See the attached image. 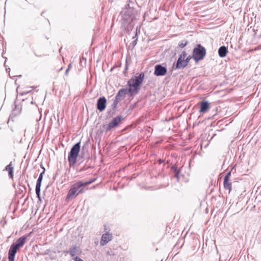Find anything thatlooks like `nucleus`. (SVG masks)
<instances>
[{
	"label": "nucleus",
	"mask_w": 261,
	"mask_h": 261,
	"mask_svg": "<svg viewBox=\"0 0 261 261\" xmlns=\"http://www.w3.org/2000/svg\"><path fill=\"white\" fill-rule=\"evenodd\" d=\"M144 78V74L141 73L138 76H135L132 77L127 82L128 89V93L130 96H132L135 93L138 92L139 90L140 86L143 83Z\"/></svg>",
	"instance_id": "f257e3e1"
},
{
	"label": "nucleus",
	"mask_w": 261,
	"mask_h": 261,
	"mask_svg": "<svg viewBox=\"0 0 261 261\" xmlns=\"http://www.w3.org/2000/svg\"><path fill=\"white\" fill-rule=\"evenodd\" d=\"M83 187V185L82 181H78L73 184L66 196L67 199H71L76 197L79 194L84 192V191L82 187Z\"/></svg>",
	"instance_id": "f03ea898"
},
{
	"label": "nucleus",
	"mask_w": 261,
	"mask_h": 261,
	"mask_svg": "<svg viewBox=\"0 0 261 261\" xmlns=\"http://www.w3.org/2000/svg\"><path fill=\"white\" fill-rule=\"evenodd\" d=\"M81 142H77L74 144L71 148L68 156V161L70 167L73 166L76 163L77 157L79 155L80 148Z\"/></svg>",
	"instance_id": "7ed1b4c3"
},
{
	"label": "nucleus",
	"mask_w": 261,
	"mask_h": 261,
	"mask_svg": "<svg viewBox=\"0 0 261 261\" xmlns=\"http://www.w3.org/2000/svg\"><path fill=\"white\" fill-rule=\"evenodd\" d=\"M206 55V49L201 44L197 45L193 49V58L196 62L202 60Z\"/></svg>",
	"instance_id": "20e7f679"
},
{
	"label": "nucleus",
	"mask_w": 261,
	"mask_h": 261,
	"mask_svg": "<svg viewBox=\"0 0 261 261\" xmlns=\"http://www.w3.org/2000/svg\"><path fill=\"white\" fill-rule=\"evenodd\" d=\"M127 88H122L121 89L117 94H116L115 99L114 100L113 103V107L114 108H116L119 102L124 99L125 97V95L127 93Z\"/></svg>",
	"instance_id": "39448f33"
},
{
	"label": "nucleus",
	"mask_w": 261,
	"mask_h": 261,
	"mask_svg": "<svg viewBox=\"0 0 261 261\" xmlns=\"http://www.w3.org/2000/svg\"><path fill=\"white\" fill-rule=\"evenodd\" d=\"M122 119L123 117L122 116L120 115H119L116 117L114 118L107 126L106 128V132H109L112 128H114L117 126Z\"/></svg>",
	"instance_id": "423d86ee"
},
{
	"label": "nucleus",
	"mask_w": 261,
	"mask_h": 261,
	"mask_svg": "<svg viewBox=\"0 0 261 261\" xmlns=\"http://www.w3.org/2000/svg\"><path fill=\"white\" fill-rule=\"evenodd\" d=\"M167 69L166 67L158 64L155 66L154 74L156 76H163L166 74Z\"/></svg>",
	"instance_id": "0eeeda50"
},
{
	"label": "nucleus",
	"mask_w": 261,
	"mask_h": 261,
	"mask_svg": "<svg viewBox=\"0 0 261 261\" xmlns=\"http://www.w3.org/2000/svg\"><path fill=\"white\" fill-rule=\"evenodd\" d=\"M107 99L102 96L99 98L97 102V109L100 112L103 111L106 107Z\"/></svg>",
	"instance_id": "6e6552de"
},
{
	"label": "nucleus",
	"mask_w": 261,
	"mask_h": 261,
	"mask_svg": "<svg viewBox=\"0 0 261 261\" xmlns=\"http://www.w3.org/2000/svg\"><path fill=\"white\" fill-rule=\"evenodd\" d=\"M18 249V248H17L13 244H11L8 252L9 260L14 261L15 256Z\"/></svg>",
	"instance_id": "1a4fd4ad"
},
{
	"label": "nucleus",
	"mask_w": 261,
	"mask_h": 261,
	"mask_svg": "<svg viewBox=\"0 0 261 261\" xmlns=\"http://www.w3.org/2000/svg\"><path fill=\"white\" fill-rule=\"evenodd\" d=\"M112 239V234L109 232H106L102 235L100 244L101 246H104L109 243Z\"/></svg>",
	"instance_id": "9d476101"
},
{
	"label": "nucleus",
	"mask_w": 261,
	"mask_h": 261,
	"mask_svg": "<svg viewBox=\"0 0 261 261\" xmlns=\"http://www.w3.org/2000/svg\"><path fill=\"white\" fill-rule=\"evenodd\" d=\"M65 252H69L70 255L72 257H74L77 254H79L81 252L80 249L79 247L76 246H71L69 251H64Z\"/></svg>",
	"instance_id": "9b49d317"
},
{
	"label": "nucleus",
	"mask_w": 261,
	"mask_h": 261,
	"mask_svg": "<svg viewBox=\"0 0 261 261\" xmlns=\"http://www.w3.org/2000/svg\"><path fill=\"white\" fill-rule=\"evenodd\" d=\"M27 238L25 236H22L19 238L15 243L13 244L17 248H20L23 246L25 243Z\"/></svg>",
	"instance_id": "f8f14e48"
},
{
	"label": "nucleus",
	"mask_w": 261,
	"mask_h": 261,
	"mask_svg": "<svg viewBox=\"0 0 261 261\" xmlns=\"http://www.w3.org/2000/svg\"><path fill=\"white\" fill-rule=\"evenodd\" d=\"M188 65V61H185L184 59L181 58H178L176 64V68L177 69L184 68Z\"/></svg>",
	"instance_id": "ddd939ff"
},
{
	"label": "nucleus",
	"mask_w": 261,
	"mask_h": 261,
	"mask_svg": "<svg viewBox=\"0 0 261 261\" xmlns=\"http://www.w3.org/2000/svg\"><path fill=\"white\" fill-rule=\"evenodd\" d=\"M209 108V103L207 101H203L201 102L200 109L199 110L200 113H204Z\"/></svg>",
	"instance_id": "4468645a"
},
{
	"label": "nucleus",
	"mask_w": 261,
	"mask_h": 261,
	"mask_svg": "<svg viewBox=\"0 0 261 261\" xmlns=\"http://www.w3.org/2000/svg\"><path fill=\"white\" fill-rule=\"evenodd\" d=\"M228 50L226 47L225 46H221L218 49L219 56L221 58H224L226 56Z\"/></svg>",
	"instance_id": "2eb2a0df"
},
{
	"label": "nucleus",
	"mask_w": 261,
	"mask_h": 261,
	"mask_svg": "<svg viewBox=\"0 0 261 261\" xmlns=\"http://www.w3.org/2000/svg\"><path fill=\"white\" fill-rule=\"evenodd\" d=\"M233 183V182H229V180H227L226 178H224L223 181L224 188L225 190H228L229 191V193L231 191V186Z\"/></svg>",
	"instance_id": "dca6fc26"
},
{
	"label": "nucleus",
	"mask_w": 261,
	"mask_h": 261,
	"mask_svg": "<svg viewBox=\"0 0 261 261\" xmlns=\"http://www.w3.org/2000/svg\"><path fill=\"white\" fill-rule=\"evenodd\" d=\"M13 167L12 166L11 163L8 165L6 166L5 170L7 171L9 173V175L10 178H12L13 176Z\"/></svg>",
	"instance_id": "f3484780"
},
{
	"label": "nucleus",
	"mask_w": 261,
	"mask_h": 261,
	"mask_svg": "<svg viewBox=\"0 0 261 261\" xmlns=\"http://www.w3.org/2000/svg\"><path fill=\"white\" fill-rule=\"evenodd\" d=\"M41 185L36 184V188H35L37 198H38L39 200H40V201H41V197H40Z\"/></svg>",
	"instance_id": "a211bd4d"
},
{
	"label": "nucleus",
	"mask_w": 261,
	"mask_h": 261,
	"mask_svg": "<svg viewBox=\"0 0 261 261\" xmlns=\"http://www.w3.org/2000/svg\"><path fill=\"white\" fill-rule=\"evenodd\" d=\"M172 170L175 172V177L177 178V180H179V171L177 170V168L175 167H173L172 168Z\"/></svg>",
	"instance_id": "6ab92c4d"
},
{
	"label": "nucleus",
	"mask_w": 261,
	"mask_h": 261,
	"mask_svg": "<svg viewBox=\"0 0 261 261\" xmlns=\"http://www.w3.org/2000/svg\"><path fill=\"white\" fill-rule=\"evenodd\" d=\"M187 44L188 41L187 40H183L179 43L178 45L179 47L183 48L186 46Z\"/></svg>",
	"instance_id": "aec40b11"
},
{
	"label": "nucleus",
	"mask_w": 261,
	"mask_h": 261,
	"mask_svg": "<svg viewBox=\"0 0 261 261\" xmlns=\"http://www.w3.org/2000/svg\"><path fill=\"white\" fill-rule=\"evenodd\" d=\"M94 181V180H88V181H85V182H82V183L83 184V186H87V185H88L89 184H91V183H92Z\"/></svg>",
	"instance_id": "412c9836"
},
{
	"label": "nucleus",
	"mask_w": 261,
	"mask_h": 261,
	"mask_svg": "<svg viewBox=\"0 0 261 261\" xmlns=\"http://www.w3.org/2000/svg\"><path fill=\"white\" fill-rule=\"evenodd\" d=\"M187 57V54L186 51H184L181 53L180 57L179 58H181L182 59H185V58Z\"/></svg>",
	"instance_id": "4be33fe9"
},
{
	"label": "nucleus",
	"mask_w": 261,
	"mask_h": 261,
	"mask_svg": "<svg viewBox=\"0 0 261 261\" xmlns=\"http://www.w3.org/2000/svg\"><path fill=\"white\" fill-rule=\"evenodd\" d=\"M137 36V33L136 32L135 36L133 37V38H136L133 42H132V45L134 46L137 44V38H136Z\"/></svg>",
	"instance_id": "5701e85b"
},
{
	"label": "nucleus",
	"mask_w": 261,
	"mask_h": 261,
	"mask_svg": "<svg viewBox=\"0 0 261 261\" xmlns=\"http://www.w3.org/2000/svg\"><path fill=\"white\" fill-rule=\"evenodd\" d=\"M42 179H43V177H42L41 176H39V177L37 180L36 184L41 185V182H42Z\"/></svg>",
	"instance_id": "b1692460"
},
{
	"label": "nucleus",
	"mask_w": 261,
	"mask_h": 261,
	"mask_svg": "<svg viewBox=\"0 0 261 261\" xmlns=\"http://www.w3.org/2000/svg\"><path fill=\"white\" fill-rule=\"evenodd\" d=\"M230 175H231V171L227 172V173L226 174V175L224 178H226L227 180H229V177H230Z\"/></svg>",
	"instance_id": "393cba45"
},
{
	"label": "nucleus",
	"mask_w": 261,
	"mask_h": 261,
	"mask_svg": "<svg viewBox=\"0 0 261 261\" xmlns=\"http://www.w3.org/2000/svg\"><path fill=\"white\" fill-rule=\"evenodd\" d=\"M191 57L189 56L188 57H187L185 59V61H188V63H189L190 60L191 59Z\"/></svg>",
	"instance_id": "a878e982"
},
{
	"label": "nucleus",
	"mask_w": 261,
	"mask_h": 261,
	"mask_svg": "<svg viewBox=\"0 0 261 261\" xmlns=\"http://www.w3.org/2000/svg\"><path fill=\"white\" fill-rule=\"evenodd\" d=\"M43 171L40 174V175L39 176H41L42 177H43V175L45 172V168H43Z\"/></svg>",
	"instance_id": "bb28decb"
},
{
	"label": "nucleus",
	"mask_w": 261,
	"mask_h": 261,
	"mask_svg": "<svg viewBox=\"0 0 261 261\" xmlns=\"http://www.w3.org/2000/svg\"><path fill=\"white\" fill-rule=\"evenodd\" d=\"M72 67V65L71 64H70L68 66V68H67V69H68L69 70V69H70V68Z\"/></svg>",
	"instance_id": "cd10ccee"
},
{
	"label": "nucleus",
	"mask_w": 261,
	"mask_h": 261,
	"mask_svg": "<svg viewBox=\"0 0 261 261\" xmlns=\"http://www.w3.org/2000/svg\"><path fill=\"white\" fill-rule=\"evenodd\" d=\"M68 71H69V70H68V69H67L66 70V71H65V74H66V75H67V74H68Z\"/></svg>",
	"instance_id": "c85d7f7f"
},
{
	"label": "nucleus",
	"mask_w": 261,
	"mask_h": 261,
	"mask_svg": "<svg viewBox=\"0 0 261 261\" xmlns=\"http://www.w3.org/2000/svg\"><path fill=\"white\" fill-rule=\"evenodd\" d=\"M258 48H259V47H256V48L254 49V50H257V49H258Z\"/></svg>",
	"instance_id": "c756f323"
},
{
	"label": "nucleus",
	"mask_w": 261,
	"mask_h": 261,
	"mask_svg": "<svg viewBox=\"0 0 261 261\" xmlns=\"http://www.w3.org/2000/svg\"><path fill=\"white\" fill-rule=\"evenodd\" d=\"M30 91H27V92H25V93H29Z\"/></svg>",
	"instance_id": "7c9ffc66"
}]
</instances>
